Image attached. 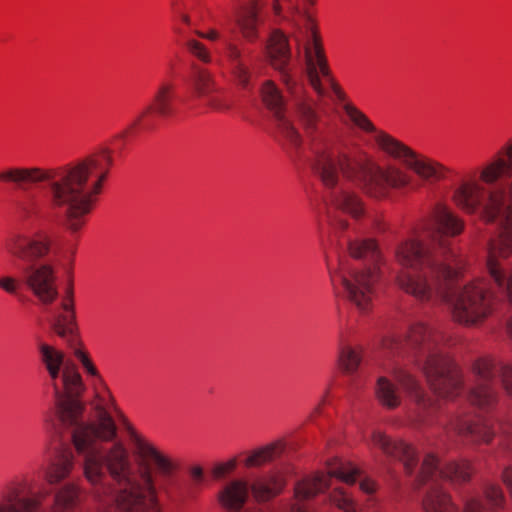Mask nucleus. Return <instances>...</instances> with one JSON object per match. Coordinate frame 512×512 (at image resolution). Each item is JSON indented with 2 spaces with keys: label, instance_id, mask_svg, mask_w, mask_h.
I'll list each match as a JSON object with an SVG mask.
<instances>
[{
  "label": "nucleus",
  "instance_id": "nucleus-34",
  "mask_svg": "<svg viewBox=\"0 0 512 512\" xmlns=\"http://www.w3.org/2000/svg\"><path fill=\"white\" fill-rule=\"evenodd\" d=\"M281 5L279 4V2L276 0L273 4V11L275 13V15L277 16H281Z\"/></svg>",
  "mask_w": 512,
  "mask_h": 512
},
{
  "label": "nucleus",
  "instance_id": "nucleus-32",
  "mask_svg": "<svg viewBox=\"0 0 512 512\" xmlns=\"http://www.w3.org/2000/svg\"><path fill=\"white\" fill-rule=\"evenodd\" d=\"M190 475L195 482V484H199L203 480V470L199 466H194L190 469Z\"/></svg>",
  "mask_w": 512,
  "mask_h": 512
},
{
  "label": "nucleus",
  "instance_id": "nucleus-4",
  "mask_svg": "<svg viewBox=\"0 0 512 512\" xmlns=\"http://www.w3.org/2000/svg\"><path fill=\"white\" fill-rule=\"evenodd\" d=\"M112 164V150L101 147L57 167H9L0 171V181L22 191L46 183L45 203L30 194L16 202L18 215L24 220L49 214L63 216L67 230L76 234L84 226L85 216L93 210Z\"/></svg>",
  "mask_w": 512,
  "mask_h": 512
},
{
  "label": "nucleus",
  "instance_id": "nucleus-11",
  "mask_svg": "<svg viewBox=\"0 0 512 512\" xmlns=\"http://www.w3.org/2000/svg\"><path fill=\"white\" fill-rule=\"evenodd\" d=\"M345 111L350 120L359 128L375 133L374 140L385 154L400 161L422 180L434 183L446 179L451 173V170L440 162L418 154L390 134L378 131L366 115L357 108L346 105Z\"/></svg>",
  "mask_w": 512,
  "mask_h": 512
},
{
  "label": "nucleus",
  "instance_id": "nucleus-3",
  "mask_svg": "<svg viewBox=\"0 0 512 512\" xmlns=\"http://www.w3.org/2000/svg\"><path fill=\"white\" fill-rule=\"evenodd\" d=\"M266 54L292 97L295 117L308 140L310 163L332 207L359 219L365 215V203L354 190L355 186H360L369 197L383 199L390 189L403 188L410 183V176L401 168L381 167L362 150L348 154L322 132L317 103L306 96L304 85L293 77L294 62L285 33L279 29L271 32Z\"/></svg>",
  "mask_w": 512,
  "mask_h": 512
},
{
  "label": "nucleus",
  "instance_id": "nucleus-19",
  "mask_svg": "<svg viewBox=\"0 0 512 512\" xmlns=\"http://www.w3.org/2000/svg\"><path fill=\"white\" fill-rule=\"evenodd\" d=\"M371 442L379 447L387 456L401 461L408 474L414 472L417 458L414 449L408 444L393 440L378 430L372 432Z\"/></svg>",
  "mask_w": 512,
  "mask_h": 512
},
{
  "label": "nucleus",
  "instance_id": "nucleus-30",
  "mask_svg": "<svg viewBox=\"0 0 512 512\" xmlns=\"http://www.w3.org/2000/svg\"><path fill=\"white\" fill-rule=\"evenodd\" d=\"M235 467H236V461L235 460H230V461H228L226 463L219 464L214 469V475H215L216 478H222L226 474L232 472L235 469Z\"/></svg>",
  "mask_w": 512,
  "mask_h": 512
},
{
  "label": "nucleus",
  "instance_id": "nucleus-18",
  "mask_svg": "<svg viewBox=\"0 0 512 512\" xmlns=\"http://www.w3.org/2000/svg\"><path fill=\"white\" fill-rule=\"evenodd\" d=\"M231 17L234 18L245 40L255 42L258 39L262 18L256 0H251L248 3H235L232 7Z\"/></svg>",
  "mask_w": 512,
  "mask_h": 512
},
{
  "label": "nucleus",
  "instance_id": "nucleus-14",
  "mask_svg": "<svg viewBox=\"0 0 512 512\" xmlns=\"http://www.w3.org/2000/svg\"><path fill=\"white\" fill-rule=\"evenodd\" d=\"M176 100V85L172 81L162 80L154 93L152 101L126 129L115 136V140L124 142L128 136L141 131L152 130L156 126L158 118H166L175 113Z\"/></svg>",
  "mask_w": 512,
  "mask_h": 512
},
{
  "label": "nucleus",
  "instance_id": "nucleus-16",
  "mask_svg": "<svg viewBox=\"0 0 512 512\" xmlns=\"http://www.w3.org/2000/svg\"><path fill=\"white\" fill-rule=\"evenodd\" d=\"M60 312L57 309L49 310V324L51 330L66 343L74 346L77 344V324L73 305V288L69 285L66 298L61 303Z\"/></svg>",
  "mask_w": 512,
  "mask_h": 512
},
{
  "label": "nucleus",
  "instance_id": "nucleus-9",
  "mask_svg": "<svg viewBox=\"0 0 512 512\" xmlns=\"http://www.w3.org/2000/svg\"><path fill=\"white\" fill-rule=\"evenodd\" d=\"M472 469L468 461H449L442 463L435 455L428 454L422 463L418 482L428 485L422 506L425 512H459L452 502L450 495L441 486L442 482L461 484L471 477ZM504 494L501 488L492 483H486L482 495H464L462 497V512H489L504 504Z\"/></svg>",
  "mask_w": 512,
  "mask_h": 512
},
{
  "label": "nucleus",
  "instance_id": "nucleus-20",
  "mask_svg": "<svg viewBox=\"0 0 512 512\" xmlns=\"http://www.w3.org/2000/svg\"><path fill=\"white\" fill-rule=\"evenodd\" d=\"M451 425L457 434L473 443H489L494 436V430L490 423L481 418L472 421L458 417Z\"/></svg>",
  "mask_w": 512,
  "mask_h": 512
},
{
  "label": "nucleus",
  "instance_id": "nucleus-26",
  "mask_svg": "<svg viewBox=\"0 0 512 512\" xmlns=\"http://www.w3.org/2000/svg\"><path fill=\"white\" fill-rule=\"evenodd\" d=\"M330 501L344 512H358L357 507L347 491L335 488L330 495Z\"/></svg>",
  "mask_w": 512,
  "mask_h": 512
},
{
  "label": "nucleus",
  "instance_id": "nucleus-2",
  "mask_svg": "<svg viewBox=\"0 0 512 512\" xmlns=\"http://www.w3.org/2000/svg\"><path fill=\"white\" fill-rule=\"evenodd\" d=\"M38 351L48 374L47 385L55 398L54 406L44 414V422L57 431L69 430L81 457L83 475L103 512H148L149 506L158 508L160 495L171 505L181 507L187 495L172 489L180 470L178 460L133 429L129 434L138 471L122 442L105 447V442L117 436L112 416L98 406L97 422L86 423L80 400L85 386L76 366L50 344L40 342Z\"/></svg>",
  "mask_w": 512,
  "mask_h": 512
},
{
  "label": "nucleus",
  "instance_id": "nucleus-17",
  "mask_svg": "<svg viewBox=\"0 0 512 512\" xmlns=\"http://www.w3.org/2000/svg\"><path fill=\"white\" fill-rule=\"evenodd\" d=\"M398 383L411 396L416 405L415 417L419 422H426L438 408V400L425 393L415 377L403 368H396L394 371Z\"/></svg>",
  "mask_w": 512,
  "mask_h": 512
},
{
  "label": "nucleus",
  "instance_id": "nucleus-31",
  "mask_svg": "<svg viewBox=\"0 0 512 512\" xmlns=\"http://www.w3.org/2000/svg\"><path fill=\"white\" fill-rule=\"evenodd\" d=\"M196 34L204 39L210 40V41H217L220 40L221 34L217 29H209L206 33L201 31H196Z\"/></svg>",
  "mask_w": 512,
  "mask_h": 512
},
{
  "label": "nucleus",
  "instance_id": "nucleus-24",
  "mask_svg": "<svg viewBox=\"0 0 512 512\" xmlns=\"http://www.w3.org/2000/svg\"><path fill=\"white\" fill-rule=\"evenodd\" d=\"M375 394L378 401L386 408H396L401 400L394 384L385 377H379L377 380Z\"/></svg>",
  "mask_w": 512,
  "mask_h": 512
},
{
  "label": "nucleus",
  "instance_id": "nucleus-28",
  "mask_svg": "<svg viewBox=\"0 0 512 512\" xmlns=\"http://www.w3.org/2000/svg\"><path fill=\"white\" fill-rule=\"evenodd\" d=\"M71 348L74 349V355L75 357L81 362L83 368L86 370V372L91 375V376H94V377H99V373H98V370L97 368L94 366V364L92 363V361L90 360V358L88 357V355L82 351L81 349L78 348L79 344H80V341H79V338L77 337V344L72 346L70 345L69 343H67Z\"/></svg>",
  "mask_w": 512,
  "mask_h": 512
},
{
  "label": "nucleus",
  "instance_id": "nucleus-13",
  "mask_svg": "<svg viewBox=\"0 0 512 512\" xmlns=\"http://www.w3.org/2000/svg\"><path fill=\"white\" fill-rule=\"evenodd\" d=\"M472 371L476 377V383L468 399L475 408L489 411L496 405L498 400L495 388L496 375H500L505 391L512 397V364H496L490 358H480L474 362Z\"/></svg>",
  "mask_w": 512,
  "mask_h": 512
},
{
  "label": "nucleus",
  "instance_id": "nucleus-35",
  "mask_svg": "<svg viewBox=\"0 0 512 512\" xmlns=\"http://www.w3.org/2000/svg\"><path fill=\"white\" fill-rule=\"evenodd\" d=\"M180 19H181L185 24H187V25H189V24H190V18H189V16H188V15H186V14H181V15H180Z\"/></svg>",
  "mask_w": 512,
  "mask_h": 512
},
{
  "label": "nucleus",
  "instance_id": "nucleus-8",
  "mask_svg": "<svg viewBox=\"0 0 512 512\" xmlns=\"http://www.w3.org/2000/svg\"><path fill=\"white\" fill-rule=\"evenodd\" d=\"M336 250L345 249L355 259H367L376 262L379 258L377 246L372 239H361L354 232L348 231V222L344 219L335 224ZM337 264L330 256L326 257L330 280L336 294L349 301L359 313L367 314L373 307L375 283L378 279L375 267L363 270L352 269L348 260L338 251Z\"/></svg>",
  "mask_w": 512,
  "mask_h": 512
},
{
  "label": "nucleus",
  "instance_id": "nucleus-7",
  "mask_svg": "<svg viewBox=\"0 0 512 512\" xmlns=\"http://www.w3.org/2000/svg\"><path fill=\"white\" fill-rule=\"evenodd\" d=\"M75 466L71 451L61 452L44 469L43 477L48 485L37 490L24 492V483L11 482L0 492V512H72L81 501V489L78 484L67 482Z\"/></svg>",
  "mask_w": 512,
  "mask_h": 512
},
{
  "label": "nucleus",
  "instance_id": "nucleus-22",
  "mask_svg": "<svg viewBox=\"0 0 512 512\" xmlns=\"http://www.w3.org/2000/svg\"><path fill=\"white\" fill-rule=\"evenodd\" d=\"M286 444L283 440H277L263 447L255 449L245 460L246 466L258 467L280 457L285 451Z\"/></svg>",
  "mask_w": 512,
  "mask_h": 512
},
{
  "label": "nucleus",
  "instance_id": "nucleus-33",
  "mask_svg": "<svg viewBox=\"0 0 512 512\" xmlns=\"http://www.w3.org/2000/svg\"><path fill=\"white\" fill-rule=\"evenodd\" d=\"M360 489L367 494H372L375 491V483L369 479H363L360 481Z\"/></svg>",
  "mask_w": 512,
  "mask_h": 512
},
{
  "label": "nucleus",
  "instance_id": "nucleus-1",
  "mask_svg": "<svg viewBox=\"0 0 512 512\" xmlns=\"http://www.w3.org/2000/svg\"><path fill=\"white\" fill-rule=\"evenodd\" d=\"M460 181L452 194L454 203L468 213H479L497 226L488 243L486 267L489 279L463 287L456 284L451 268L453 253L447 236L463 230V222L445 205H437L417 238L400 243L395 255L405 268L397 281L401 289L421 301L446 303L453 319L474 326L482 323L501 300L512 305V268L500 259L512 254V143L478 171ZM512 337V317L508 323Z\"/></svg>",
  "mask_w": 512,
  "mask_h": 512
},
{
  "label": "nucleus",
  "instance_id": "nucleus-6",
  "mask_svg": "<svg viewBox=\"0 0 512 512\" xmlns=\"http://www.w3.org/2000/svg\"><path fill=\"white\" fill-rule=\"evenodd\" d=\"M447 338L424 323H415L403 335L390 334L383 338L382 349L387 354L407 355L423 371L437 398L452 399L463 390L460 369L445 352Z\"/></svg>",
  "mask_w": 512,
  "mask_h": 512
},
{
  "label": "nucleus",
  "instance_id": "nucleus-15",
  "mask_svg": "<svg viewBox=\"0 0 512 512\" xmlns=\"http://www.w3.org/2000/svg\"><path fill=\"white\" fill-rule=\"evenodd\" d=\"M261 98L271 113L277 134L289 142L292 147L299 148L302 142L301 135L287 117L285 99L274 82L268 80L262 85Z\"/></svg>",
  "mask_w": 512,
  "mask_h": 512
},
{
  "label": "nucleus",
  "instance_id": "nucleus-5",
  "mask_svg": "<svg viewBox=\"0 0 512 512\" xmlns=\"http://www.w3.org/2000/svg\"><path fill=\"white\" fill-rule=\"evenodd\" d=\"M4 249L13 258L22 278L3 276L0 289L17 295L23 283L41 305H52L59 296L57 267L71 270L76 246L45 231L29 233L19 229L6 236Z\"/></svg>",
  "mask_w": 512,
  "mask_h": 512
},
{
  "label": "nucleus",
  "instance_id": "nucleus-21",
  "mask_svg": "<svg viewBox=\"0 0 512 512\" xmlns=\"http://www.w3.org/2000/svg\"><path fill=\"white\" fill-rule=\"evenodd\" d=\"M225 54L230 63L232 74L237 84L243 88L250 87L252 73L244 61L240 48L229 39H224Z\"/></svg>",
  "mask_w": 512,
  "mask_h": 512
},
{
  "label": "nucleus",
  "instance_id": "nucleus-27",
  "mask_svg": "<svg viewBox=\"0 0 512 512\" xmlns=\"http://www.w3.org/2000/svg\"><path fill=\"white\" fill-rule=\"evenodd\" d=\"M204 100L207 107L218 112L228 111L232 106L230 99L220 88H218L217 92L211 93Z\"/></svg>",
  "mask_w": 512,
  "mask_h": 512
},
{
  "label": "nucleus",
  "instance_id": "nucleus-29",
  "mask_svg": "<svg viewBox=\"0 0 512 512\" xmlns=\"http://www.w3.org/2000/svg\"><path fill=\"white\" fill-rule=\"evenodd\" d=\"M185 45L189 52L196 58H198L200 61L204 63H209L211 61L209 51L201 42L194 39H189Z\"/></svg>",
  "mask_w": 512,
  "mask_h": 512
},
{
  "label": "nucleus",
  "instance_id": "nucleus-23",
  "mask_svg": "<svg viewBox=\"0 0 512 512\" xmlns=\"http://www.w3.org/2000/svg\"><path fill=\"white\" fill-rule=\"evenodd\" d=\"M191 82L194 92L199 98L205 99L211 93L218 91L213 75L201 66H193Z\"/></svg>",
  "mask_w": 512,
  "mask_h": 512
},
{
  "label": "nucleus",
  "instance_id": "nucleus-25",
  "mask_svg": "<svg viewBox=\"0 0 512 512\" xmlns=\"http://www.w3.org/2000/svg\"><path fill=\"white\" fill-rule=\"evenodd\" d=\"M361 358L357 351L351 347H343L339 352L338 362L341 369L346 373H353L357 370Z\"/></svg>",
  "mask_w": 512,
  "mask_h": 512
},
{
  "label": "nucleus",
  "instance_id": "nucleus-12",
  "mask_svg": "<svg viewBox=\"0 0 512 512\" xmlns=\"http://www.w3.org/2000/svg\"><path fill=\"white\" fill-rule=\"evenodd\" d=\"M286 485L279 474H270L256 479L251 485L245 480L234 479L227 482L218 492L220 505L228 512H264L260 509L242 511L249 492L257 502H267L279 495Z\"/></svg>",
  "mask_w": 512,
  "mask_h": 512
},
{
  "label": "nucleus",
  "instance_id": "nucleus-10",
  "mask_svg": "<svg viewBox=\"0 0 512 512\" xmlns=\"http://www.w3.org/2000/svg\"><path fill=\"white\" fill-rule=\"evenodd\" d=\"M289 11L290 15L283 16V19L292 26L291 37L295 42L298 55L300 56L303 52L306 74L311 87L319 97H324L326 90L320 80V76H322L333 93L342 100L344 93L331 75L312 17L307 12L301 11L292 0H289Z\"/></svg>",
  "mask_w": 512,
  "mask_h": 512
}]
</instances>
